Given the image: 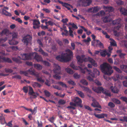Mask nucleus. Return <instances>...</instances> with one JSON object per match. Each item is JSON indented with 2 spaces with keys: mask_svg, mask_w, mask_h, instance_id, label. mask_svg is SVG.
Here are the masks:
<instances>
[{
  "mask_svg": "<svg viewBox=\"0 0 127 127\" xmlns=\"http://www.w3.org/2000/svg\"><path fill=\"white\" fill-rule=\"evenodd\" d=\"M67 53H63L61 56L58 55L56 57L57 60L62 62H66L70 61L71 57L73 56V52L70 49L66 50Z\"/></svg>",
  "mask_w": 127,
  "mask_h": 127,
  "instance_id": "obj_1",
  "label": "nucleus"
},
{
  "mask_svg": "<svg viewBox=\"0 0 127 127\" xmlns=\"http://www.w3.org/2000/svg\"><path fill=\"white\" fill-rule=\"evenodd\" d=\"M21 57L18 56V57L20 59L24 60H30L31 59L32 56L34 57V58L37 61L39 62L42 61V58L41 56L38 55L36 52L31 53L29 54H23L21 55Z\"/></svg>",
  "mask_w": 127,
  "mask_h": 127,
  "instance_id": "obj_2",
  "label": "nucleus"
},
{
  "mask_svg": "<svg viewBox=\"0 0 127 127\" xmlns=\"http://www.w3.org/2000/svg\"><path fill=\"white\" fill-rule=\"evenodd\" d=\"M76 58L78 61V63L80 65L82 66V63L84 62H89L93 66H97V64L93 59L89 57L85 58L84 55H82L81 56L78 55L76 57Z\"/></svg>",
  "mask_w": 127,
  "mask_h": 127,
  "instance_id": "obj_3",
  "label": "nucleus"
},
{
  "mask_svg": "<svg viewBox=\"0 0 127 127\" xmlns=\"http://www.w3.org/2000/svg\"><path fill=\"white\" fill-rule=\"evenodd\" d=\"M100 67L102 72L105 75H110L113 72L112 67L107 63H104L100 65Z\"/></svg>",
  "mask_w": 127,
  "mask_h": 127,
  "instance_id": "obj_4",
  "label": "nucleus"
},
{
  "mask_svg": "<svg viewBox=\"0 0 127 127\" xmlns=\"http://www.w3.org/2000/svg\"><path fill=\"white\" fill-rule=\"evenodd\" d=\"M92 89L98 93H100L102 92L106 96L110 97L111 96V94L109 91L106 89H104L102 87H100L98 88L93 87L92 88Z\"/></svg>",
  "mask_w": 127,
  "mask_h": 127,
  "instance_id": "obj_5",
  "label": "nucleus"
},
{
  "mask_svg": "<svg viewBox=\"0 0 127 127\" xmlns=\"http://www.w3.org/2000/svg\"><path fill=\"white\" fill-rule=\"evenodd\" d=\"M32 39V36L29 35H27L23 37L22 41L24 45L27 46L29 43H31Z\"/></svg>",
  "mask_w": 127,
  "mask_h": 127,
  "instance_id": "obj_6",
  "label": "nucleus"
},
{
  "mask_svg": "<svg viewBox=\"0 0 127 127\" xmlns=\"http://www.w3.org/2000/svg\"><path fill=\"white\" fill-rule=\"evenodd\" d=\"M54 66L55 67L53 70L54 73L55 74H60L61 71L60 66L55 64H54Z\"/></svg>",
  "mask_w": 127,
  "mask_h": 127,
  "instance_id": "obj_7",
  "label": "nucleus"
},
{
  "mask_svg": "<svg viewBox=\"0 0 127 127\" xmlns=\"http://www.w3.org/2000/svg\"><path fill=\"white\" fill-rule=\"evenodd\" d=\"M93 71V72H92L91 70H90V71L89 73V74H91V75L92 77H95V76L99 75L100 72L97 69H94Z\"/></svg>",
  "mask_w": 127,
  "mask_h": 127,
  "instance_id": "obj_8",
  "label": "nucleus"
},
{
  "mask_svg": "<svg viewBox=\"0 0 127 127\" xmlns=\"http://www.w3.org/2000/svg\"><path fill=\"white\" fill-rule=\"evenodd\" d=\"M82 2L83 5L85 6L89 5L92 3L91 0H79Z\"/></svg>",
  "mask_w": 127,
  "mask_h": 127,
  "instance_id": "obj_9",
  "label": "nucleus"
},
{
  "mask_svg": "<svg viewBox=\"0 0 127 127\" xmlns=\"http://www.w3.org/2000/svg\"><path fill=\"white\" fill-rule=\"evenodd\" d=\"M0 60L3 61L2 62L4 61L9 63H12V61L9 58H6L5 57L1 56H0Z\"/></svg>",
  "mask_w": 127,
  "mask_h": 127,
  "instance_id": "obj_10",
  "label": "nucleus"
},
{
  "mask_svg": "<svg viewBox=\"0 0 127 127\" xmlns=\"http://www.w3.org/2000/svg\"><path fill=\"white\" fill-rule=\"evenodd\" d=\"M119 10L122 14L127 16V9L122 7H120Z\"/></svg>",
  "mask_w": 127,
  "mask_h": 127,
  "instance_id": "obj_11",
  "label": "nucleus"
},
{
  "mask_svg": "<svg viewBox=\"0 0 127 127\" xmlns=\"http://www.w3.org/2000/svg\"><path fill=\"white\" fill-rule=\"evenodd\" d=\"M94 115L95 117L98 119L103 118L105 117H107V114L102 113L99 114H97L95 113H94Z\"/></svg>",
  "mask_w": 127,
  "mask_h": 127,
  "instance_id": "obj_12",
  "label": "nucleus"
},
{
  "mask_svg": "<svg viewBox=\"0 0 127 127\" xmlns=\"http://www.w3.org/2000/svg\"><path fill=\"white\" fill-rule=\"evenodd\" d=\"M79 69L80 70L81 72L84 74L86 72H87V73L88 72H89L90 70H88L87 67H84V68H82L80 66H79L78 67V69Z\"/></svg>",
  "mask_w": 127,
  "mask_h": 127,
  "instance_id": "obj_13",
  "label": "nucleus"
},
{
  "mask_svg": "<svg viewBox=\"0 0 127 127\" xmlns=\"http://www.w3.org/2000/svg\"><path fill=\"white\" fill-rule=\"evenodd\" d=\"M28 71L29 73L30 74L34 75L35 76H38L37 74L38 73L35 72L34 70L32 69H30L28 70Z\"/></svg>",
  "mask_w": 127,
  "mask_h": 127,
  "instance_id": "obj_14",
  "label": "nucleus"
},
{
  "mask_svg": "<svg viewBox=\"0 0 127 127\" xmlns=\"http://www.w3.org/2000/svg\"><path fill=\"white\" fill-rule=\"evenodd\" d=\"M103 9L106 10V11H108L109 12H112L113 11V8L111 6H103Z\"/></svg>",
  "mask_w": 127,
  "mask_h": 127,
  "instance_id": "obj_15",
  "label": "nucleus"
},
{
  "mask_svg": "<svg viewBox=\"0 0 127 127\" xmlns=\"http://www.w3.org/2000/svg\"><path fill=\"white\" fill-rule=\"evenodd\" d=\"M74 102L76 105H79L81 104L82 101L78 97H76L75 99Z\"/></svg>",
  "mask_w": 127,
  "mask_h": 127,
  "instance_id": "obj_16",
  "label": "nucleus"
},
{
  "mask_svg": "<svg viewBox=\"0 0 127 127\" xmlns=\"http://www.w3.org/2000/svg\"><path fill=\"white\" fill-rule=\"evenodd\" d=\"M91 105L93 107H98L101 109V106L97 102H94L92 103Z\"/></svg>",
  "mask_w": 127,
  "mask_h": 127,
  "instance_id": "obj_17",
  "label": "nucleus"
},
{
  "mask_svg": "<svg viewBox=\"0 0 127 127\" xmlns=\"http://www.w3.org/2000/svg\"><path fill=\"white\" fill-rule=\"evenodd\" d=\"M15 39H12L11 40H9L8 42L11 45H16L18 43V42L17 41H15Z\"/></svg>",
  "mask_w": 127,
  "mask_h": 127,
  "instance_id": "obj_18",
  "label": "nucleus"
},
{
  "mask_svg": "<svg viewBox=\"0 0 127 127\" xmlns=\"http://www.w3.org/2000/svg\"><path fill=\"white\" fill-rule=\"evenodd\" d=\"M120 68L122 70L127 74V65L122 64L120 66Z\"/></svg>",
  "mask_w": 127,
  "mask_h": 127,
  "instance_id": "obj_19",
  "label": "nucleus"
},
{
  "mask_svg": "<svg viewBox=\"0 0 127 127\" xmlns=\"http://www.w3.org/2000/svg\"><path fill=\"white\" fill-rule=\"evenodd\" d=\"M109 15L105 17H103L102 18V19L103 20V21L105 23L108 22H110V21L109 20Z\"/></svg>",
  "mask_w": 127,
  "mask_h": 127,
  "instance_id": "obj_20",
  "label": "nucleus"
},
{
  "mask_svg": "<svg viewBox=\"0 0 127 127\" xmlns=\"http://www.w3.org/2000/svg\"><path fill=\"white\" fill-rule=\"evenodd\" d=\"M0 123L2 125H3L5 123V121L4 117L2 115L0 116Z\"/></svg>",
  "mask_w": 127,
  "mask_h": 127,
  "instance_id": "obj_21",
  "label": "nucleus"
},
{
  "mask_svg": "<svg viewBox=\"0 0 127 127\" xmlns=\"http://www.w3.org/2000/svg\"><path fill=\"white\" fill-rule=\"evenodd\" d=\"M121 21V19L120 18L114 20L112 22L113 25H115L116 24H119L120 23Z\"/></svg>",
  "mask_w": 127,
  "mask_h": 127,
  "instance_id": "obj_22",
  "label": "nucleus"
},
{
  "mask_svg": "<svg viewBox=\"0 0 127 127\" xmlns=\"http://www.w3.org/2000/svg\"><path fill=\"white\" fill-rule=\"evenodd\" d=\"M39 49L38 50L39 52H40V53L44 56H48V54L47 53L44 52L41 48V47L39 46Z\"/></svg>",
  "mask_w": 127,
  "mask_h": 127,
  "instance_id": "obj_23",
  "label": "nucleus"
},
{
  "mask_svg": "<svg viewBox=\"0 0 127 127\" xmlns=\"http://www.w3.org/2000/svg\"><path fill=\"white\" fill-rule=\"evenodd\" d=\"M2 13L6 16H11V13L8 12L6 11L5 9H3L2 10Z\"/></svg>",
  "mask_w": 127,
  "mask_h": 127,
  "instance_id": "obj_24",
  "label": "nucleus"
},
{
  "mask_svg": "<svg viewBox=\"0 0 127 127\" xmlns=\"http://www.w3.org/2000/svg\"><path fill=\"white\" fill-rule=\"evenodd\" d=\"M111 100L112 102L116 104H120L121 103V102L120 101L117 99L113 98Z\"/></svg>",
  "mask_w": 127,
  "mask_h": 127,
  "instance_id": "obj_25",
  "label": "nucleus"
},
{
  "mask_svg": "<svg viewBox=\"0 0 127 127\" xmlns=\"http://www.w3.org/2000/svg\"><path fill=\"white\" fill-rule=\"evenodd\" d=\"M34 67L38 70H41L42 68V66L39 64H36L34 65Z\"/></svg>",
  "mask_w": 127,
  "mask_h": 127,
  "instance_id": "obj_26",
  "label": "nucleus"
},
{
  "mask_svg": "<svg viewBox=\"0 0 127 127\" xmlns=\"http://www.w3.org/2000/svg\"><path fill=\"white\" fill-rule=\"evenodd\" d=\"M93 10L92 12L94 13H96L98 12L99 9V8L98 6L94 7V8H91L90 9V10Z\"/></svg>",
  "mask_w": 127,
  "mask_h": 127,
  "instance_id": "obj_27",
  "label": "nucleus"
},
{
  "mask_svg": "<svg viewBox=\"0 0 127 127\" xmlns=\"http://www.w3.org/2000/svg\"><path fill=\"white\" fill-rule=\"evenodd\" d=\"M66 25L67 27H68L69 25H71L73 28L76 29H77L78 28L76 25L74 23H69L68 24H66Z\"/></svg>",
  "mask_w": 127,
  "mask_h": 127,
  "instance_id": "obj_28",
  "label": "nucleus"
},
{
  "mask_svg": "<svg viewBox=\"0 0 127 127\" xmlns=\"http://www.w3.org/2000/svg\"><path fill=\"white\" fill-rule=\"evenodd\" d=\"M110 89L112 92L114 93H117L119 92L118 90L116 88H114L113 87H111Z\"/></svg>",
  "mask_w": 127,
  "mask_h": 127,
  "instance_id": "obj_29",
  "label": "nucleus"
},
{
  "mask_svg": "<svg viewBox=\"0 0 127 127\" xmlns=\"http://www.w3.org/2000/svg\"><path fill=\"white\" fill-rule=\"evenodd\" d=\"M13 61L16 63H22V61L17 58L15 57H13L12 58Z\"/></svg>",
  "mask_w": 127,
  "mask_h": 127,
  "instance_id": "obj_30",
  "label": "nucleus"
},
{
  "mask_svg": "<svg viewBox=\"0 0 127 127\" xmlns=\"http://www.w3.org/2000/svg\"><path fill=\"white\" fill-rule=\"evenodd\" d=\"M110 40L112 41H110V45L111 46H116L117 45L116 42L112 38H110Z\"/></svg>",
  "mask_w": 127,
  "mask_h": 127,
  "instance_id": "obj_31",
  "label": "nucleus"
},
{
  "mask_svg": "<svg viewBox=\"0 0 127 127\" xmlns=\"http://www.w3.org/2000/svg\"><path fill=\"white\" fill-rule=\"evenodd\" d=\"M40 22L38 20H33V25L39 26Z\"/></svg>",
  "mask_w": 127,
  "mask_h": 127,
  "instance_id": "obj_32",
  "label": "nucleus"
},
{
  "mask_svg": "<svg viewBox=\"0 0 127 127\" xmlns=\"http://www.w3.org/2000/svg\"><path fill=\"white\" fill-rule=\"evenodd\" d=\"M9 32V30L6 29L3 30L1 32V34H6Z\"/></svg>",
  "mask_w": 127,
  "mask_h": 127,
  "instance_id": "obj_33",
  "label": "nucleus"
},
{
  "mask_svg": "<svg viewBox=\"0 0 127 127\" xmlns=\"http://www.w3.org/2000/svg\"><path fill=\"white\" fill-rule=\"evenodd\" d=\"M38 76H35L37 80L39 82H40L43 83L44 82V80L42 79L41 77H39V74H37Z\"/></svg>",
  "mask_w": 127,
  "mask_h": 127,
  "instance_id": "obj_34",
  "label": "nucleus"
},
{
  "mask_svg": "<svg viewBox=\"0 0 127 127\" xmlns=\"http://www.w3.org/2000/svg\"><path fill=\"white\" fill-rule=\"evenodd\" d=\"M76 91L80 97L82 98H84V93L82 92L79 91Z\"/></svg>",
  "mask_w": 127,
  "mask_h": 127,
  "instance_id": "obj_35",
  "label": "nucleus"
},
{
  "mask_svg": "<svg viewBox=\"0 0 127 127\" xmlns=\"http://www.w3.org/2000/svg\"><path fill=\"white\" fill-rule=\"evenodd\" d=\"M65 70L68 73L70 74H72L74 72L73 70L69 68H66Z\"/></svg>",
  "mask_w": 127,
  "mask_h": 127,
  "instance_id": "obj_36",
  "label": "nucleus"
},
{
  "mask_svg": "<svg viewBox=\"0 0 127 127\" xmlns=\"http://www.w3.org/2000/svg\"><path fill=\"white\" fill-rule=\"evenodd\" d=\"M65 70L68 73L70 74H72L74 72L73 70L69 68H66Z\"/></svg>",
  "mask_w": 127,
  "mask_h": 127,
  "instance_id": "obj_37",
  "label": "nucleus"
},
{
  "mask_svg": "<svg viewBox=\"0 0 127 127\" xmlns=\"http://www.w3.org/2000/svg\"><path fill=\"white\" fill-rule=\"evenodd\" d=\"M66 103V101L62 99H60L58 101V103L60 105H64Z\"/></svg>",
  "mask_w": 127,
  "mask_h": 127,
  "instance_id": "obj_38",
  "label": "nucleus"
},
{
  "mask_svg": "<svg viewBox=\"0 0 127 127\" xmlns=\"http://www.w3.org/2000/svg\"><path fill=\"white\" fill-rule=\"evenodd\" d=\"M82 88H83V90L84 91L87 92H88L90 93H91V90H90V89L88 88L85 87L84 86L82 87Z\"/></svg>",
  "mask_w": 127,
  "mask_h": 127,
  "instance_id": "obj_39",
  "label": "nucleus"
},
{
  "mask_svg": "<svg viewBox=\"0 0 127 127\" xmlns=\"http://www.w3.org/2000/svg\"><path fill=\"white\" fill-rule=\"evenodd\" d=\"M57 83L61 85L63 87H64L65 88H67V86L63 82L60 81L58 82H57Z\"/></svg>",
  "mask_w": 127,
  "mask_h": 127,
  "instance_id": "obj_40",
  "label": "nucleus"
},
{
  "mask_svg": "<svg viewBox=\"0 0 127 127\" xmlns=\"http://www.w3.org/2000/svg\"><path fill=\"white\" fill-rule=\"evenodd\" d=\"M87 73L89 75L87 77V79L90 81H93V78H94V77H92L91 76V74H89V72H88Z\"/></svg>",
  "mask_w": 127,
  "mask_h": 127,
  "instance_id": "obj_41",
  "label": "nucleus"
},
{
  "mask_svg": "<svg viewBox=\"0 0 127 127\" xmlns=\"http://www.w3.org/2000/svg\"><path fill=\"white\" fill-rule=\"evenodd\" d=\"M114 69L117 72H118L121 73H122V71L119 68H118L116 66H113V67Z\"/></svg>",
  "mask_w": 127,
  "mask_h": 127,
  "instance_id": "obj_42",
  "label": "nucleus"
},
{
  "mask_svg": "<svg viewBox=\"0 0 127 127\" xmlns=\"http://www.w3.org/2000/svg\"><path fill=\"white\" fill-rule=\"evenodd\" d=\"M32 86L34 87H37L39 88L41 86V85L39 83L36 82H34Z\"/></svg>",
  "mask_w": 127,
  "mask_h": 127,
  "instance_id": "obj_43",
  "label": "nucleus"
},
{
  "mask_svg": "<svg viewBox=\"0 0 127 127\" xmlns=\"http://www.w3.org/2000/svg\"><path fill=\"white\" fill-rule=\"evenodd\" d=\"M29 93L30 95H32L34 93V92L33 91V89L30 86H29Z\"/></svg>",
  "mask_w": 127,
  "mask_h": 127,
  "instance_id": "obj_44",
  "label": "nucleus"
},
{
  "mask_svg": "<svg viewBox=\"0 0 127 127\" xmlns=\"http://www.w3.org/2000/svg\"><path fill=\"white\" fill-rule=\"evenodd\" d=\"M106 50L100 52V54L102 57H105L106 55Z\"/></svg>",
  "mask_w": 127,
  "mask_h": 127,
  "instance_id": "obj_45",
  "label": "nucleus"
},
{
  "mask_svg": "<svg viewBox=\"0 0 127 127\" xmlns=\"http://www.w3.org/2000/svg\"><path fill=\"white\" fill-rule=\"evenodd\" d=\"M67 83L69 85H71L73 86L75 85L76 84L75 83L74 81L72 80H70L68 81H67Z\"/></svg>",
  "mask_w": 127,
  "mask_h": 127,
  "instance_id": "obj_46",
  "label": "nucleus"
},
{
  "mask_svg": "<svg viewBox=\"0 0 127 127\" xmlns=\"http://www.w3.org/2000/svg\"><path fill=\"white\" fill-rule=\"evenodd\" d=\"M42 62L44 64L45 66H50V63L46 61H42Z\"/></svg>",
  "mask_w": 127,
  "mask_h": 127,
  "instance_id": "obj_47",
  "label": "nucleus"
},
{
  "mask_svg": "<svg viewBox=\"0 0 127 127\" xmlns=\"http://www.w3.org/2000/svg\"><path fill=\"white\" fill-rule=\"evenodd\" d=\"M5 72L7 73H11L13 71V70L12 69L9 68H5Z\"/></svg>",
  "mask_w": 127,
  "mask_h": 127,
  "instance_id": "obj_48",
  "label": "nucleus"
},
{
  "mask_svg": "<svg viewBox=\"0 0 127 127\" xmlns=\"http://www.w3.org/2000/svg\"><path fill=\"white\" fill-rule=\"evenodd\" d=\"M44 93L45 95L47 97H49L50 95V93L47 90H45L44 91Z\"/></svg>",
  "mask_w": 127,
  "mask_h": 127,
  "instance_id": "obj_49",
  "label": "nucleus"
},
{
  "mask_svg": "<svg viewBox=\"0 0 127 127\" xmlns=\"http://www.w3.org/2000/svg\"><path fill=\"white\" fill-rule=\"evenodd\" d=\"M80 82L83 84L85 85H88V82L85 80L83 79L81 80Z\"/></svg>",
  "mask_w": 127,
  "mask_h": 127,
  "instance_id": "obj_50",
  "label": "nucleus"
},
{
  "mask_svg": "<svg viewBox=\"0 0 127 127\" xmlns=\"http://www.w3.org/2000/svg\"><path fill=\"white\" fill-rule=\"evenodd\" d=\"M12 36V39H15L17 38L18 34L17 33H16L15 32H14L13 33Z\"/></svg>",
  "mask_w": 127,
  "mask_h": 127,
  "instance_id": "obj_51",
  "label": "nucleus"
},
{
  "mask_svg": "<svg viewBox=\"0 0 127 127\" xmlns=\"http://www.w3.org/2000/svg\"><path fill=\"white\" fill-rule=\"evenodd\" d=\"M70 4L67 3H65L64 5V7H65L67 8L68 10H70Z\"/></svg>",
  "mask_w": 127,
  "mask_h": 127,
  "instance_id": "obj_52",
  "label": "nucleus"
},
{
  "mask_svg": "<svg viewBox=\"0 0 127 127\" xmlns=\"http://www.w3.org/2000/svg\"><path fill=\"white\" fill-rule=\"evenodd\" d=\"M108 105L111 108H114L115 106V104L111 102H109Z\"/></svg>",
  "mask_w": 127,
  "mask_h": 127,
  "instance_id": "obj_53",
  "label": "nucleus"
},
{
  "mask_svg": "<svg viewBox=\"0 0 127 127\" xmlns=\"http://www.w3.org/2000/svg\"><path fill=\"white\" fill-rule=\"evenodd\" d=\"M70 66L74 69L77 70L78 69V67L75 66V65L72 63H71L70 65Z\"/></svg>",
  "mask_w": 127,
  "mask_h": 127,
  "instance_id": "obj_54",
  "label": "nucleus"
},
{
  "mask_svg": "<svg viewBox=\"0 0 127 127\" xmlns=\"http://www.w3.org/2000/svg\"><path fill=\"white\" fill-rule=\"evenodd\" d=\"M116 3L118 5H122L124 4L123 2L120 0H117Z\"/></svg>",
  "mask_w": 127,
  "mask_h": 127,
  "instance_id": "obj_55",
  "label": "nucleus"
},
{
  "mask_svg": "<svg viewBox=\"0 0 127 127\" xmlns=\"http://www.w3.org/2000/svg\"><path fill=\"white\" fill-rule=\"evenodd\" d=\"M23 90L24 92L25 93H27L28 91V89L27 87L25 86L23 87Z\"/></svg>",
  "mask_w": 127,
  "mask_h": 127,
  "instance_id": "obj_56",
  "label": "nucleus"
},
{
  "mask_svg": "<svg viewBox=\"0 0 127 127\" xmlns=\"http://www.w3.org/2000/svg\"><path fill=\"white\" fill-rule=\"evenodd\" d=\"M54 77L56 79H60L61 78V77L57 74H56L53 75Z\"/></svg>",
  "mask_w": 127,
  "mask_h": 127,
  "instance_id": "obj_57",
  "label": "nucleus"
},
{
  "mask_svg": "<svg viewBox=\"0 0 127 127\" xmlns=\"http://www.w3.org/2000/svg\"><path fill=\"white\" fill-rule=\"evenodd\" d=\"M12 78L13 79L15 78L17 79H21V77L20 75H18L12 76Z\"/></svg>",
  "mask_w": 127,
  "mask_h": 127,
  "instance_id": "obj_58",
  "label": "nucleus"
},
{
  "mask_svg": "<svg viewBox=\"0 0 127 127\" xmlns=\"http://www.w3.org/2000/svg\"><path fill=\"white\" fill-rule=\"evenodd\" d=\"M123 119H119V120L121 121L124 122L125 121H126V122H127V116H124L123 117Z\"/></svg>",
  "mask_w": 127,
  "mask_h": 127,
  "instance_id": "obj_59",
  "label": "nucleus"
},
{
  "mask_svg": "<svg viewBox=\"0 0 127 127\" xmlns=\"http://www.w3.org/2000/svg\"><path fill=\"white\" fill-rule=\"evenodd\" d=\"M37 43L40 46H39L40 47H43V45L41 42V41L39 39H38L37 40Z\"/></svg>",
  "mask_w": 127,
  "mask_h": 127,
  "instance_id": "obj_60",
  "label": "nucleus"
},
{
  "mask_svg": "<svg viewBox=\"0 0 127 127\" xmlns=\"http://www.w3.org/2000/svg\"><path fill=\"white\" fill-rule=\"evenodd\" d=\"M45 23L46 24H47V23H48L49 25L51 26H52L55 24L53 22H52L51 21H48V22H46Z\"/></svg>",
  "mask_w": 127,
  "mask_h": 127,
  "instance_id": "obj_61",
  "label": "nucleus"
},
{
  "mask_svg": "<svg viewBox=\"0 0 127 127\" xmlns=\"http://www.w3.org/2000/svg\"><path fill=\"white\" fill-rule=\"evenodd\" d=\"M68 21V20L67 18H65V19H63L62 20L61 22L65 24H67L66 23Z\"/></svg>",
  "mask_w": 127,
  "mask_h": 127,
  "instance_id": "obj_62",
  "label": "nucleus"
},
{
  "mask_svg": "<svg viewBox=\"0 0 127 127\" xmlns=\"http://www.w3.org/2000/svg\"><path fill=\"white\" fill-rule=\"evenodd\" d=\"M121 99L123 101L127 103V98L125 97H121Z\"/></svg>",
  "mask_w": 127,
  "mask_h": 127,
  "instance_id": "obj_63",
  "label": "nucleus"
},
{
  "mask_svg": "<svg viewBox=\"0 0 127 127\" xmlns=\"http://www.w3.org/2000/svg\"><path fill=\"white\" fill-rule=\"evenodd\" d=\"M75 79L79 78L80 77V75L77 73H75L73 75Z\"/></svg>",
  "mask_w": 127,
  "mask_h": 127,
  "instance_id": "obj_64",
  "label": "nucleus"
}]
</instances>
